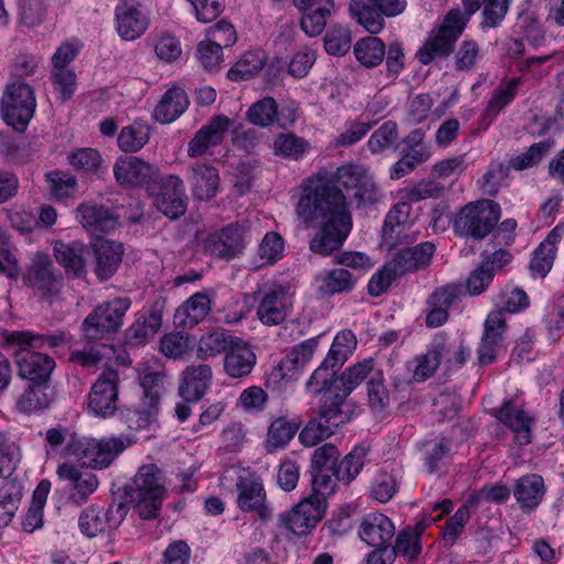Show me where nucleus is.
I'll list each match as a JSON object with an SVG mask.
<instances>
[{"label":"nucleus","instance_id":"obj_43","mask_svg":"<svg viewBox=\"0 0 564 564\" xmlns=\"http://www.w3.org/2000/svg\"><path fill=\"white\" fill-rule=\"evenodd\" d=\"M54 254L57 262L64 267L67 273L78 276L84 272V247L82 245H66L57 241L54 246Z\"/></svg>","mask_w":564,"mask_h":564},{"label":"nucleus","instance_id":"obj_1","mask_svg":"<svg viewBox=\"0 0 564 564\" xmlns=\"http://www.w3.org/2000/svg\"><path fill=\"white\" fill-rule=\"evenodd\" d=\"M297 213L305 220L314 221L318 226L310 249L321 256L338 250L352 227L343 192L321 175H314L304 182Z\"/></svg>","mask_w":564,"mask_h":564},{"label":"nucleus","instance_id":"obj_46","mask_svg":"<svg viewBox=\"0 0 564 564\" xmlns=\"http://www.w3.org/2000/svg\"><path fill=\"white\" fill-rule=\"evenodd\" d=\"M340 393V390L335 391L332 393V397L326 395L322 400L319 420L326 426H332L333 432L349 420L348 413L343 410L346 398H341Z\"/></svg>","mask_w":564,"mask_h":564},{"label":"nucleus","instance_id":"obj_23","mask_svg":"<svg viewBox=\"0 0 564 564\" xmlns=\"http://www.w3.org/2000/svg\"><path fill=\"white\" fill-rule=\"evenodd\" d=\"M395 533L393 522L383 513L366 514L359 524L360 539L370 546L389 544Z\"/></svg>","mask_w":564,"mask_h":564},{"label":"nucleus","instance_id":"obj_21","mask_svg":"<svg viewBox=\"0 0 564 564\" xmlns=\"http://www.w3.org/2000/svg\"><path fill=\"white\" fill-rule=\"evenodd\" d=\"M213 370L209 365H189L180 376L178 393L186 402L199 401L209 390Z\"/></svg>","mask_w":564,"mask_h":564},{"label":"nucleus","instance_id":"obj_59","mask_svg":"<svg viewBox=\"0 0 564 564\" xmlns=\"http://www.w3.org/2000/svg\"><path fill=\"white\" fill-rule=\"evenodd\" d=\"M276 115V101L272 97H264L250 106L247 119L250 123L264 128L275 122Z\"/></svg>","mask_w":564,"mask_h":564},{"label":"nucleus","instance_id":"obj_56","mask_svg":"<svg viewBox=\"0 0 564 564\" xmlns=\"http://www.w3.org/2000/svg\"><path fill=\"white\" fill-rule=\"evenodd\" d=\"M367 449L364 446H356L344 459L337 464L336 478L346 485L350 484L360 473L365 465Z\"/></svg>","mask_w":564,"mask_h":564},{"label":"nucleus","instance_id":"obj_61","mask_svg":"<svg viewBox=\"0 0 564 564\" xmlns=\"http://www.w3.org/2000/svg\"><path fill=\"white\" fill-rule=\"evenodd\" d=\"M397 476L386 470H380L373 477L370 485V497L381 503L392 499L398 491Z\"/></svg>","mask_w":564,"mask_h":564},{"label":"nucleus","instance_id":"obj_53","mask_svg":"<svg viewBox=\"0 0 564 564\" xmlns=\"http://www.w3.org/2000/svg\"><path fill=\"white\" fill-rule=\"evenodd\" d=\"M149 138V126L141 121H134L120 131L118 145L124 152H137L144 147Z\"/></svg>","mask_w":564,"mask_h":564},{"label":"nucleus","instance_id":"obj_30","mask_svg":"<svg viewBox=\"0 0 564 564\" xmlns=\"http://www.w3.org/2000/svg\"><path fill=\"white\" fill-rule=\"evenodd\" d=\"M317 347V337L306 339L294 346L280 361L278 369L280 376L282 378L295 379L299 371L313 358Z\"/></svg>","mask_w":564,"mask_h":564},{"label":"nucleus","instance_id":"obj_64","mask_svg":"<svg viewBox=\"0 0 564 564\" xmlns=\"http://www.w3.org/2000/svg\"><path fill=\"white\" fill-rule=\"evenodd\" d=\"M284 241L282 237L274 231L265 234L258 249L259 267L272 265L283 257Z\"/></svg>","mask_w":564,"mask_h":564},{"label":"nucleus","instance_id":"obj_6","mask_svg":"<svg viewBox=\"0 0 564 564\" xmlns=\"http://www.w3.org/2000/svg\"><path fill=\"white\" fill-rule=\"evenodd\" d=\"M129 297H117L97 306L87 315L82 324L84 337L88 340H99L122 326V319L129 310Z\"/></svg>","mask_w":564,"mask_h":564},{"label":"nucleus","instance_id":"obj_3","mask_svg":"<svg viewBox=\"0 0 564 564\" xmlns=\"http://www.w3.org/2000/svg\"><path fill=\"white\" fill-rule=\"evenodd\" d=\"M129 496L141 519L156 518L166 496L163 471L154 464L141 466L133 478Z\"/></svg>","mask_w":564,"mask_h":564},{"label":"nucleus","instance_id":"obj_58","mask_svg":"<svg viewBox=\"0 0 564 564\" xmlns=\"http://www.w3.org/2000/svg\"><path fill=\"white\" fill-rule=\"evenodd\" d=\"M368 403L372 412L381 413L390 404V393L380 371L371 375L367 382Z\"/></svg>","mask_w":564,"mask_h":564},{"label":"nucleus","instance_id":"obj_38","mask_svg":"<svg viewBox=\"0 0 564 564\" xmlns=\"http://www.w3.org/2000/svg\"><path fill=\"white\" fill-rule=\"evenodd\" d=\"M301 19V28L308 36L319 35L328 19L335 13L334 0H319L317 7L305 10Z\"/></svg>","mask_w":564,"mask_h":564},{"label":"nucleus","instance_id":"obj_45","mask_svg":"<svg viewBox=\"0 0 564 564\" xmlns=\"http://www.w3.org/2000/svg\"><path fill=\"white\" fill-rule=\"evenodd\" d=\"M299 425L285 417H278L270 424L265 438V448L272 453L285 447L295 436Z\"/></svg>","mask_w":564,"mask_h":564},{"label":"nucleus","instance_id":"obj_54","mask_svg":"<svg viewBox=\"0 0 564 564\" xmlns=\"http://www.w3.org/2000/svg\"><path fill=\"white\" fill-rule=\"evenodd\" d=\"M482 58L480 45L470 37H465L454 52V65L458 72H471Z\"/></svg>","mask_w":564,"mask_h":564},{"label":"nucleus","instance_id":"obj_29","mask_svg":"<svg viewBox=\"0 0 564 564\" xmlns=\"http://www.w3.org/2000/svg\"><path fill=\"white\" fill-rule=\"evenodd\" d=\"M188 105L189 100L184 89L174 86L161 97L154 108L153 118L163 124L171 123L185 112Z\"/></svg>","mask_w":564,"mask_h":564},{"label":"nucleus","instance_id":"obj_50","mask_svg":"<svg viewBox=\"0 0 564 564\" xmlns=\"http://www.w3.org/2000/svg\"><path fill=\"white\" fill-rule=\"evenodd\" d=\"M357 339L351 330L339 332L325 357L326 365H335L337 368L346 362L352 351L356 349Z\"/></svg>","mask_w":564,"mask_h":564},{"label":"nucleus","instance_id":"obj_7","mask_svg":"<svg viewBox=\"0 0 564 564\" xmlns=\"http://www.w3.org/2000/svg\"><path fill=\"white\" fill-rule=\"evenodd\" d=\"M36 100L32 87L21 80L9 85L1 99L4 121L15 130H23L32 119Z\"/></svg>","mask_w":564,"mask_h":564},{"label":"nucleus","instance_id":"obj_12","mask_svg":"<svg viewBox=\"0 0 564 564\" xmlns=\"http://www.w3.org/2000/svg\"><path fill=\"white\" fill-rule=\"evenodd\" d=\"M231 126L232 120L225 115L213 117L189 140L187 155L189 158H199L205 154H213L214 149L224 142Z\"/></svg>","mask_w":564,"mask_h":564},{"label":"nucleus","instance_id":"obj_14","mask_svg":"<svg viewBox=\"0 0 564 564\" xmlns=\"http://www.w3.org/2000/svg\"><path fill=\"white\" fill-rule=\"evenodd\" d=\"M326 511V503L305 497L290 511L280 516L283 525L296 535H304L314 529Z\"/></svg>","mask_w":564,"mask_h":564},{"label":"nucleus","instance_id":"obj_39","mask_svg":"<svg viewBox=\"0 0 564 564\" xmlns=\"http://www.w3.org/2000/svg\"><path fill=\"white\" fill-rule=\"evenodd\" d=\"M238 337L225 330H214L203 335L197 344V358L207 360L223 352L227 354Z\"/></svg>","mask_w":564,"mask_h":564},{"label":"nucleus","instance_id":"obj_48","mask_svg":"<svg viewBox=\"0 0 564 564\" xmlns=\"http://www.w3.org/2000/svg\"><path fill=\"white\" fill-rule=\"evenodd\" d=\"M372 106H368L366 111L360 116L358 121L348 122L345 130L336 138L337 147H350L359 142L371 129L375 121H370V115H376Z\"/></svg>","mask_w":564,"mask_h":564},{"label":"nucleus","instance_id":"obj_8","mask_svg":"<svg viewBox=\"0 0 564 564\" xmlns=\"http://www.w3.org/2000/svg\"><path fill=\"white\" fill-rule=\"evenodd\" d=\"M237 506L243 512L254 513L262 521L272 517V508L267 500L263 481L259 475L242 470L237 478Z\"/></svg>","mask_w":564,"mask_h":564},{"label":"nucleus","instance_id":"obj_28","mask_svg":"<svg viewBox=\"0 0 564 564\" xmlns=\"http://www.w3.org/2000/svg\"><path fill=\"white\" fill-rule=\"evenodd\" d=\"M96 257L95 272L100 280H107L115 274L122 259V245L111 240L97 239L94 243Z\"/></svg>","mask_w":564,"mask_h":564},{"label":"nucleus","instance_id":"obj_34","mask_svg":"<svg viewBox=\"0 0 564 564\" xmlns=\"http://www.w3.org/2000/svg\"><path fill=\"white\" fill-rule=\"evenodd\" d=\"M520 83L521 79L519 77H513L508 80H502L494 90L481 115V120L487 127L491 124L499 112L514 99Z\"/></svg>","mask_w":564,"mask_h":564},{"label":"nucleus","instance_id":"obj_10","mask_svg":"<svg viewBox=\"0 0 564 564\" xmlns=\"http://www.w3.org/2000/svg\"><path fill=\"white\" fill-rule=\"evenodd\" d=\"M293 297L290 289L284 285H274L260 294L257 305V317L267 326L282 324L291 314Z\"/></svg>","mask_w":564,"mask_h":564},{"label":"nucleus","instance_id":"obj_60","mask_svg":"<svg viewBox=\"0 0 564 564\" xmlns=\"http://www.w3.org/2000/svg\"><path fill=\"white\" fill-rule=\"evenodd\" d=\"M325 51L330 55H345L351 46V34L347 26L332 25L324 37Z\"/></svg>","mask_w":564,"mask_h":564},{"label":"nucleus","instance_id":"obj_27","mask_svg":"<svg viewBox=\"0 0 564 564\" xmlns=\"http://www.w3.org/2000/svg\"><path fill=\"white\" fill-rule=\"evenodd\" d=\"M256 361L251 347L238 337L225 356L224 369L231 378H243L251 373Z\"/></svg>","mask_w":564,"mask_h":564},{"label":"nucleus","instance_id":"obj_49","mask_svg":"<svg viewBox=\"0 0 564 564\" xmlns=\"http://www.w3.org/2000/svg\"><path fill=\"white\" fill-rule=\"evenodd\" d=\"M53 400L52 390L46 383H35L24 391L18 406L25 413L47 409Z\"/></svg>","mask_w":564,"mask_h":564},{"label":"nucleus","instance_id":"obj_33","mask_svg":"<svg viewBox=\"0 0 564 564\" xmlns=\"http://www.w3.org/2000/svg\"><path fill=\"white\" fill-rule=\"evenodd\" d=\"M444 336H436L430 344L425 354L414 359L413 380L423 382L434 376L444 358Z\"/></svg>","mask_w":564,"mask_h":564},{"label":"nucleus","instance_id":"obj_9","mask_svg":"<svg viewBox=\"0 0 564 564\" xmlns=\"http://www.w3.org/2000/svg\"><path fill=\"white\" fill-rule=\"evenodd\" d=\"M119 375L113 369L100 373L88 394V410L98 417L112 416L118 409Z\"/></svg>","mask_w":564,"mask_h":564},{"label":"nucleus","instance_id":"obj_16","mask_svg":"<svg viewBox=\"0 0 564 564\" xmlns=\"http://www.w3.org/2000/svg\"><path fill=\"white\" fill-rule=\"evenodd\" d=\"M159 212L170 219H177L185 214L187 197L183 180L177 175H166L161 181L160 192L154 197Z\"/></svg>","mask_w":564,"mask_h":564},{"label":"nucleus","instance_id":"obj_55","mask_svg":"<svg viewBox=\"0 0 564 564\" xmlns=\"http://www.w3.org/2000/svg\"><path fill=\"white\" fill-rule=\"evenodd\" d=\"M264 65L263 52L251 51L245 53L241 58L229 69L228 78L234 82L246 80L258 74Z\"/></svg>","mask_w":564,"mask_h":564},{"label":"nucleus","instance_id":"obj_47","mask_svg":"<svg viewBox=\"0 0 564 564\" xmlns=\"http://www.w3.org/2000/svg\"><path fill=\"white\" fill-rule=\"evenodd\" d=\"M194 347L193 338L183 332H172L160 339V351L171 359L185 358L191 355Z\"/></svg>","mask_w":564,"mask_h":564},{"label":"nucleus","instance_id":"obj_32","mask_svg":"<svg viewBox=\"0 0 564 564\" xmlns=\"http://www.w3.org/2000/svg\"><path fill=\"white\" fill-rule=\"evenodd\" d=\"M545 495L544 480L536 474L519 478L513 489V496L523 511L534 510Z\"/></svg>","mask_w":564,"mask_h":564},{"label":"nucleus","instance_id":"obj_52","mask_svg":"<svg viewBox=\"0 0 564 564\" xmlns=\"http://www.w3.org/2000/svg\"><path fill=\"white\" fill-rule=\"evenodd\" d=\"M424 138V130L414 129L402 140V153L416 165L427 162L433 154L431 144L425 143Z\"/></svg>","mask_w":564,"mask_h":564},{"label":"nucleus","instance_id":"obj_42","mask_svg":"<svg viewBox=\"0 0 564 564\" xmlns=\"http://www.w3.org/2000/svg\"><path fill=\"white\" fill-rule=\"evenodd\" d=\"M272 150L278 156L299 161L310 152L311 144L294 133H281L274 139Z\"/></svg>","mask_w":564,"mask_h":564},{"label":"nucleus","instance_id":"obj_44","mask_svg":"<svg viewBox=\"0 0 564 564\" xmlns=\"http://www.w3.org/2000/svg\"><path fill=\"white\" fill-rule=\"evenodd\" d=\"M335 365H326L325 359L317 369L312 373L306 382V390L313 395L323 394V397H332V393L339 390L334 377Z\"/></svg>","mask_w":564,"mask_h":564},{"label":"nucleus","instance_id":"obj_35","mask_svg":"<svg viewBox=\"0 0 564 564\" xmlns=\"http://www.w3.org/2000/svg\"><path fill=\"white\" fill-rule=\"evenodd\" d=\"M10 344L43 348L45 346L56 348L68 343V336L62 330L52 334H36L32 330H13L6 336Z\"/></svg>","mask_w":564,"mask_h":564},{"label":"nucleus","instance_id":"obj_40","mask_svg":"<svg viewBox=\"0 0 564 564\" xmlns=\"http://www.w3.org/2000/svg\"><path fill=\"white\" fill-rule=\"evenodd\" d=\"M159 404L155 397L144 400L133 409L122 411V419L131 430L148 429L156 422Z\"/></svg>","mask_w":564,"mask_h":564},{"label":"nucleus","instance_id":"obj_17","mask_svg":"<svg viewBox=\"0 0 564 564\" xmlns=\"http://www.w3.org/2000/svg\"><path fill=\"white\" fill-rule=\"evenodd\" d=\"M204 252L218 259H232L245 248V232L235 225L209 234L203 242Z\"/></svg>","mask_w":564,"mask_h":564},{"label":"nucleus","instance_id":"obj_57","mask_svg":"<svg viewBox=\"0 0 564 564\" xmlns=\"http://www.w3.org/2000/svg\"><path fill=\"white\" fill-rule=\"evenodd\" d=\"M20 488L7 481L0 488V528L7 527L13 519L21 500Z\"/></svg>","mask_w":564,"mask_h":564},{"label":"nucleus","instance_id":"obj_19","mask_svg":"<svg viewBox=\"0 0 564 564\" xmlns=\"http://www.w3.org/2000/svg\"><path fill=\"white\" fill-rule=\"evenodd\" d=\"M19 376L34 383H46L55 368L54 359L43 352L22 347L15 355Z\"/></svg>","mask_w":564,"mask_h":564},{"label":"nucleus","instance_id":"obj_37","mask_svg":"<svg viewBox=\"0 0 564 564\" xmlns=\"http://www.w3.org/2000/svg\"><path fill=\"white\" fill-rule=\"evenodd\" d=\"M424 530V522H420L415 527L403 528L397 534L394 545H392L395 554L409 562L415 561L422 552L421 536Z\"/></svg>","mask_w":564,"mask_h":564},{"label":"nucleus","instance_id":"obj_4","mask_svg":"<svg viewBox=\"0 0 564 564\" xmlns=\"http://www.w3.org/2000/svg\"><path fill=\"white\" fill-rule=\"evenodd\" d=\"M465 28L466 19L459 14V9L448 11L442 24L430 32L424 44L416 52L419 62L429 65L436 58L447 57Z\"/></svg>","mask_w":564,"mask_h":564},{"label":"nucleus","instance_id":"obj_13","mask_svg":"<svg viewBox=\"0 0 564 564\" xmlns=\"http://www.w3.org/2000/svg\"><path fill=\"white\" fill-rule=\"evenodd\" d=\"M150 25V14L140 0H120L116 8V30L124 41L139 39Z\"/></svg>","mask_w":564,"mask_h":564},{"label":"nucleus","instance_id":"obj_41","mask_svg":"<svg viewBox=\"0 0 564 564\" xmlns=\"http://www.w3.org/2000/svg\"><path fill=\"white\" fill-rule=\"evenodd\" d=\"M375 372V361L372 358L364 359L348 367L341 376L336 379L337 384H339V390L341 391L340 397L347 398L366 378L371 377Z\"/></svg>","mask_w":564,"mask_h":564},{"label":"nucleus","instance_id":"obj_11","mask_svg":"<svg viewBox=\"0 0 564 564\" xmlns=\"http://www.w3.org/2000/svg\"><path fill=\"white\" fill-rule=\"evenodd\" d=\"M336 181L346 189L354 191L358 206L375 204L380 199V193L368 170L360 165L346 164L337 169Z\"/></svg>","mask_w":564,"mask_h":564},{"label":"nucleus","instance_id":"obj_25","mask_svg":"<svg viewBox=\"0 0 564 564\" xmlns=\"http://www.w3.org/2000/svg\"><path fill=\"white\" fill-rule=\"evenodd\" d=\"M23 281L29 286L43 293L55 292L58 280L50 257L44 253H36L23 275Z\"/></svg>","mask_w":564,"mask_h":564},{"label":"nucleus","instance_id":"obj_62","mask_svg":"<svg viewBox=\"0 0 564 564\" xmlns=\"http://www.w3.org/2000/svg\"><path fill=\"white\" fill-rule=\"evenodd\" d=\"M542 322L549 338L558 341L564 330V294L546 307Z\"/></svg>","mask_w":564,"mask_h":564},{"label":"nucleus","instance_id":"obj_63","mask_svg":"<svg viewBox=\"0 0 564 564\" xmlns=\"http://www.w3.org/2000/svg\"><path fill=\"white\" fill-rule=\"evenodd\" d=\"M337 480L336 469H313L312 494L308 497L326 503L327 497L335 490Z\"/></svg>","mask_w":564,"mask_h":564},{"label":"nucleus","instance_id":"obj_22","mask_svg":"<svg viewBox=\"0 0 564 564\" xmlns=\"http://www.w3.org/2000/svg\"><path fill=\"white\" fill-rule=\"evenodd\" d=\"M435 252V246L425 241L412 248H403L388 263L400 275L426 268Z\"/></svg>","mask_w":564,"mask_h":564},{"label":"nucleus","instance_id":"obj_36","mask_svg":"<svg viewBox=\"0 0 564 564\" xmlns=\"http://www.w3.org/2000/svg\"><path fill=\"white\" fill-rule=\"evenodd\" d=\"M357 276L346 269H334L319 273L316 279V288L322 295H335L352 290Z\"/></svg>","mask_w":564,"mask_h":564},{"label":"nucleus","instance_id":"obj_26","mask_svg":"<svg viewBox=\"0 0 564 564\" xmlns=\"http://www.w3.org/2000/svg\"><path fill=\"white\" fill-rule=\"evenodd\" d=\"M210 306V296L206 292H196L177 307L174 324L183 328H193L206 318Z\"/></svg>","mask_w":564,"mask_h":564},{"label":"nucleus","instance_id":"obj_20","mask_svg":"<svg viewBox=\"0 0 564 564\" xmlns=\"http://www.w3.org/2000/svg\"><path fill=\"white\" fill-rule=\"evenodd\" d=\"M116 181L129 187L144 186L158 177L156 169L139 158H120L113 166Z\"/></svg>","mask_w":564,"mask_h":564},{"label":"nucleus","instance_id":"obj_24","mask_svg":"<svg viewBox=\"0 0 564 564\" xmlns=\"http://www.w3.org/2000/svg\"><path fill=\"white\" fill-rule=\"evenodd\" d=\"M188 183L193 196L198 200H209L219 189V174L216 167L206 163H196L188 167Z\"/></svg>","mask_w":564,"mask_h":564},{"label":"nucleus","instance_id":"obj_31","mask_svg":"<svg viewBox=\"0 0 564 564\" xmlns=\"http://www.w3.org/2000/svg\"><path fill=\"white\" fill-rule=\"evenodd\" d=\"M77 218L94 235L111 232L118 226V219L108 209L95 204H82L77 208Z\"/></svg>","mask_w":564,"mask_h":564},{"label":"nucleus","instance_id":"obj_15","mask_svg":"<svg viewBox=\"0 0 564 564\" xmlns=\"http://www.w3.org/2000/svg\"><path fill=\"white\" fill-rule=\"evenodd\" d=\"M57 477L66 482L68 489V498L77 506L85 503L90 495H93L98 486V477L87 470H82L77 466L63 463L57 466Z\"/></svg>","mask_w":564,"mask_h":564},{"label":"nucleus","instance_id":"obj_5","mask_svg":"<svg viewBox=\"0 0 564 564\" xmlns=\"http://www.w3.org/2000/svg\"><path fill=\"white\" fill-rule=\"evenodd\" d=\"M500 206L490 199H480L464 206L454 219L455 231L465 237L481 240L496 227Z\"/></svg>","mask_w":564,"mask_h":564},{"label":"nucleus","instance_id":"obj_51","mask_svg":"<svg viewBox=\"0 0 564 564\" xmlns=\"http://www.w3.org/2000/svg\"><path fill=\"white\" fill-rule=\"evenodd\" d=\"M354 53L364 66L375 67L383 61L386 46L379 37L368 36L356 43Z\"/></svg>","mask_w":564,"mask_h":564},{"label":"nucleus","instance_id":"obj_18","mask_svg":"<svg viewBox=\"0 0 564 564\" xmlns=\"http://www.w3.org/2000/svg\"><path fill=\"white\" fill-rule=\"evenodd\" d=\"M491 415L512 430L519 445L531 443L533 417L513 400H505L500 406L490 410Z\"/></svg>","mask_w":564,"mask_h":564},{"label":"nucleus","instance_id":"obj_2","mask_svg":"<svg viewBox=\"0 0 564 564\" xmlns=\"http://www.w3.org/2000/svg\"><path fill=\"white\" fill-rule=\"evenodd\" d=\"M132 444L133 440L124 435L95 438L72 434L66 441L64 452L83 467L102 470L111 466Z\"/></svg>","mask_w":564,"mask_h":564}]
</instances>
